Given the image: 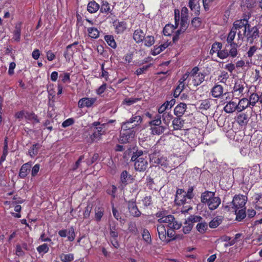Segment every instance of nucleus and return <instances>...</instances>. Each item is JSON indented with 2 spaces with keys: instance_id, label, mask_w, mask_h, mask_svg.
Masks as SVG:
<instances>
[{
  "instance_id": "1",
  "label": "nucleus",
  "mask_w": 262,
  "mask_h": 262,
  "mask_svg": "<svg viewBox=\"0 0 262 262\" xmlns=\"http://www.w3.org/2000/svg\"><path fill=\"white\" fill-rule=\"evenodd\" d=\"M148 158L146 154H143L141 150L134 152L131 161L134 162L135 169L139 171H144L148 167Z\"/></svg>"
},
{
  "instance_id": "2",
  "label": "nucleus",
  "mask_w": 262,
  "mask_h": 262,
  "mask_svg": "<svg viewBox=\"0 0 262 262\" xmlns=\"http://www.w3.org/2000/svg\"><path fill=\"white\" fill-rule=\"evenodd\" d=\"M250 25L247 19L237 20L234 22L232 28L237 32V40H243Z\"/></svg>"
},
{
  "instance_id": "3",
  "label": "nucleus",
  "mask_w": 262,
  "mask_h": 262,
  "mask_svg": "<svg viewBox=\"0 0 262 262\" xmlns=\"http://www.w3.org/2000/svg\"><path fill=\"white\" fill-rule=\"evenodd\" d=\"M159 223L163 224L165 223L167 224V226L170 229L178 230L180 229L182 226V224L178 222L175 218L172 215H167L163 220L160 221Z\"/></svg>"
},
{
  "instance_id": "4",
  "label": "nucleus",
  "mask_w": 262,
  "mask_h": 262,
  "mask_svg": "<svg viewBox=\"0 0 262 262\" xmlns=\"http://www.w3.org/2000/svg\"><path fill=\"white\" fill-rule=\"evenodd\" d=\"M247 201V198L244 195H235L232 200L233 209L238 210L239 208L245 207V204Z\"/></svg>"
},
{
  "instance_id": "5",
  "label": "nucleus",
  "mask_w": 262,
  "mask_h": 262,
  "mask_svg": "<svg viewBox=\"0 0 262 262\" xmlns=\"http://www.w3.org/2000/svg\"><path fill=\"white\" fill-rule=\"evenodd\" d=\"M105 126V124H102L100 126L95 127V130L90 136L92 142H97L101 139V136L106 134L107 129Z\"/></svg>"
},
{
  "instance_id": "6",
  "label": "nucleus",
  "mask_w": 262,
  "mask_h": 262,
  "mask_svg": "<svg viewBox=\"0 0 262 262\" xmlns=\"http://www.w3.org/2000/svg\"><path fill=\"white\" fill-rule=\"evenodd\" d=\"M135 135V132L134 130L125 131L121 130L119 141L122 144L129 143L133 140Z\"/></svg>"
},
{
  "instance_id": "7",
  "label": "nucleus",
  "mask_w": 262,
  "mask_h": 262,
  "mask_svg": "<svg viewBox=\"0 0 262 262\" xmlns=\"http://www.w3.org/2000/svg\"><path fill=\"white\" fill-rule=\"evenodd\" d=\"M246 89L245 83L241 81H237L233 87L232 93L236 98L241 97Z\"/></svg>"
},
{
  "instance_id": "8",
  "label": "nucleus",
  "mask_w": 262,
  "mask_h": 262,
  "mask_svg": "<svg viewBox=\"0 0 262 262\" xmlns=\"http://www.w3.org/2000/svg\"><path fill=\"white\" fill-rule=\"evenodd\" d=\"M185 191L182 189H178L176 192L174 202L178 205L185 204L187 202V198Z\"/></svg>"
},
{
  "instance_id": "9",
  "label": "nucleus",
  "mask_w": 262,
  "mask_h": 262,
  "mask_svg": "<svg viewBox=\"0 0 262 262\" xmlns=\"http://www.w3.org/2000/svg\"><path fill=\"white\" fill-rule=\"evenodd\" d=\"M96 100V98H82L78 101V106L79 108L90 107L95 103Z\"/></svg>"
},
{
  "instance_id": "10",
  "label": "nucleus",
  "mask_w": 262,
  "mask_h": 262,
  "mask_svg": "<svg viewBox=\"0 0 262 262\" xmlns=\"http://www.w3.org/2000/svg\"><path fill=\"white\" fill-rule=\"evenodd\" d=\"M158 234L159 238L162 241L169 242L170 240L166 238V232L165 227L161 223H158L155 225Z\"/></svg>"
},
{
  "instance_id": "11",
  "label": "nucleus",
  "mask_w": 262,
  "mask_h": 262,
  "mask_svg": "<svg viewBox=\"0 0 262 262\" xmlns=\"http://www.w3.org/2000/svg\"><path fill=\"white\" fill-rule=\"evenodd\" d=\"M259 36L258 29L256 27H253L251 28L249 27V30L245 35L244 36L246 37L248 41L252 42L253 39L256 38Z\"/></svg>"
},
{
  "instance_id": "12",
  "label": "nucleus",
  "mask_w": 262,
  "mask_h": 262,
  "mask_svg": "<svg viewBox=\"0 0 262 262\" xmlns=\"http://www.w3.org/2000/svg\"><path fill=\"white\" fill-rule=\"evenodd\" d=\"M128 208L130 213L135 217H139L141 215V213L139 210L136 202L133 201H130L128 203Z\"/></svg>"
},
{
  "instance_id": "13",
  "label": "nucleus",
  "mask_w": 262,
  "mask_h": 262,
  "mask_svg": "<svg viewBox=\"0 0 262 262\" xmlns=\"http://www.w3.org/2000/svg\"><path fill=\"white\" fill-rule=\"evenodd\" d=\"M188 6L194 14L198 15L200 13V6L199 0H189Z\"/></svg>"
},
{
  "instance_id": "14",
  "label": "nucleus",
  "mask_w": 262,
  "mask_h": 262,
  "mask_svg": "<svg viewBox=\"0 0 262 262\" xmlns=\"http://www.w3.org/2000/svg\"><path fill=\"white\" fill-rule=\"evenodd\" d=\"M235 120L239 125L246 126L249 121V117L246 114L243 113L236 117Z\"/></svg>"
},
{
  "instance_id": "15",
  "label": "nucleus",
  "mask_w": 262,
  "mask_h": 262,
  "mask_svg": "<svg viewBox=\"0 0 262 262\" xmlns=\"http://www.w3.org/2000/svg\"><path fill=\"white\" fill-rule=\"evenodd\" d=\"M113 26L115 28V31L117 33H122L126 29V24L124 21H115L113 23Z\"/></svg>"
},
{
  "instance_id": "16",
  "label": "nucleus",
  "mask_w": 262,
  "mask_h": 262,
  "mask_svg": "<svg viewBox=\"0 0 262 262\" xmlns=\"http://www.w3.org/2000/svg\"><path fill=\"white\" fill-rule=\"evenodd\" d=\"M145 34L140 29H137L133 34V38L137 43L142 42L145 37Z\"/></svg>"
},
{
  "instance_id": "17",
  "label": "nucleus",
  "mask_w": 262,
  "mask_h": 262,
  "mask_svg": "<svg viewBox=\"0 0 262 262\" xmlns=\"http://www.w3.org/2000/svg\"><path fill=\"white\" fill-rule=\"evenodd\" d=\"M133 178L127 171H123L120 175V181L122 184L126 185L128 183L132 182Z\"/></svg>"
},
{
  "instance_id": "18",
  "label": "nucleus",
  "mask_w": 262,
  "mask_h": 262,
  "mask_svg": "<svg viewBox=\"0 0 262 262\" xmlns=\"http://www.w3.org/2000/svg\"><path fill=\"white\" fill-rule=\"evenodd\" d=\"M210 200L209 203L207 205L210 210H213L216 209L220 204H221V201L219 197L215 196L214 195Z\"/></svg>"
},
{
  "instance_id": "19",
  "label": "nucleus",
  "mask_w": 262,
  "mask_h": 262,
  "mask_svg": "<svg viewBox=\"0 0 262 262\" xmlns=\"http://www.w3.org/2000/svg\"><path fill=\"white\" fill-rule=\"evenodd\" d=\"M224 110L227 113H232L236 110L238 112L237 104L233 101H230L224 106Z\"/></svg>"
},
{
  "instance_id": "20",
  "label": "nucleus",
  "mask_w": 262,
  "mask_h": 262,
  "mask_svg": "<svg viewBox=\"0 0 262 262\" xmlns=\"http://www.w3.org/2000/svg\"><path fill=\"white\" fill-rule=\"evenodd\" d=\"M215 195V193L213 192L206 191L203 192L201 195V201L202 203H205L207 205L209 203L210 200L211 198Z\"/></svg>"
},
{
  "instance_id": "21",
  "label": "nucleus",
  "mask_w": 262,
  "mask_h": 262,
  "mask_svg": "<svg viewBox=\"0 0 262 262\" xmlns=\"http://www.w3.org/2000/svg\"><path fill=\"white\" fill-rule=\"evenodd\" d=\"M215 195V193L213 192L206 191L203 192L201 195V201L202 203H205L207 205L209 203L210 200L211 198Z\"/></svg>"
},
{
  "instance_id": "22",
  "label": "nucleus",
  "mask_w": 262,
  "mask_h": 262,
  "mask_svg": "<svg viewBox=\"0 0 262 262\" xmlns=\"http://www.w3.org/2000/svg\"><path fill=\"white\" fill-rule=\"evenodd\" d=\"M151 160L155 163L161 165L164 167H167L168 165V161L166 158L163 157H155V155H152L151 158Z\"/></svg>"
},
{
  "instance_id": "23",
  "label": "nucleus",
  "mask_w": 262,
  "mask_h": 262,
  "mask_svg": "<svg viewBox=\"0 0 262 262\" xmlns=\"http://www.w3.org/2000/svg\"><path fill=\"white\" fill-rule=\"evenodd\" d=\"M77 48H74L71 47V46L68 45L67 47L66 50L64 53V57H65L66 60L67 61H69L71 58L73 57L74 53L77 52Z\"/></svg>"
},
{
  "instance_id": "24",
  "label": "nucleus",
  "mask_w": 262,
  "mask_h": 262,
  "mask_svg": "<svg viewBox=\"0 0 262 262\" xmlns=\"http://www.w3.org/2000/svg\"><path fill=\"white\" fill-rule=\"evenodd\" d=\"M211 92L213 97H220L223 94V88L221 85H215L212 88Z\"/></svg>"
},
{
  "instance_id": "25",
  "label": "nucleus",
  "mask_w": 262,
  "mask_h": 262,
  "mask_svg": "<svg viewBox=\"0 0 262 262\" xmlns=\"http://www.w3.org/2000/svg\"><path fill=\"white\" fill-rule=\"evenodd\" d=\"M238 112H241L245 110L246 108L251 106L249 103L248 99L246 98H243L240 99L237 103Z\"/></svg>"
},
{
  "instance_id": "26",
  "label": "nucleus",
  "mask_w": 262,
  "mask_h": 262,
  "mask_svg": "<svg viewBox=\"0 0 262 262\" xmlns=\"http://www.w3.org/2000/svg\"><path fill=\"white\" fill-rule=\"evenodd\" d=\"M165 125H158L150 127L151 134L153 135H160L163 134L167 129Z\"/></svg>"
},
{
  "instance_id": "27",
  "label": "nucleus",
  "mask_w": 262,
  "mask_h": 262,
  "mask_svg": "<svg viewBox=\"0 0 262 262\" xmlns=\"http://www.w3.org/2000/svg\"><path fill=\"white\" fill-rule=\"evenodd\" d=\"M187 105L184 103H180L174 108V114L177 116H182L186 111Z\"/></svg>"
},
{
  "instance_id": "28",
  "label": "nucleus",
  "mask_w": 262,
  "mask_h": 262,
  "mask_svg": "<svg viewBox=\"0 0 262 262\" xmlns=\"http://www.w3.org/2000/svg\"><path fill=\"white\" fill-rule=\"evenodd\" d=\"M31 165L29 163L23 164L19 170V177L21 178H25L30 170Z\"/></svg>"
},
{
  "instance_id": "29",
  "label": "nucleus",
  "mask_w": 262,
  "mask_h": 262,
  "mask_svg": "<svg viewBox=\"0 0 262 262\" xmlns=\"http://www.w3.org/2000/svg\"><path fill=\"white\" fill-rule=\"evenodd\" d=\"M99 8V5L94 1L90 2L88 4L87 10L91 13L96 12Z\"/></svg>"
},
{
  "instance_id": "30",
  "label": "nucleus",
  "mask_w": 262,
  "mask_h": 262,
  "mask_svg": "<svg viewBox=\"0 0 262 262\" xmlns=\"http://www.w3.org/2000/svg\"><path fill=\"white\" fill-rule=\"evenodd\" d=\"M41 145L38 143L33 144L28 150V155L31 157L33 158L36 156L38 151L41 148Z\"/></svg>"
},
{
  "instance_id": "31",
  "label": "nucleus",
  "mask_w": 262,
  "mask_h": 262,
  "mask_svg": "<svg viewBox=\"0 0 262 262\" xmlns=\"http://www.w3.org/2000/svg\"><path fill=\"white\" fill-rule=\"evenodd\" d=\"M212 101L213 100L210 99L202 100L200 102L199 109L203 111H206L209 109Z\"/></svg>"
},
{
  "instance_id": "32",
  "label": "nucleus",
  "mask_w": 262,
  "mask_h": 262,
  "mask_svg": "<svg viewBox=\"0 0 262 262\" xmlns=\"http://www.w3.org/2000/svg\"><path fill=\"white\" fill-rule=\"evenodd\" d=\"M223 217L222 216H217L214 217L209 223V226L211 228H215L222 222Z\"/></svg>"
},
{
  "instance_id": "33",
  "label": "nucleus",
  "mask_w": 262,
  "mask_h": 262,
  "mask_svg": "<svg viewBox=\"0 0 262 262\" xmlns=\"http://www.w3.org/2000/svg\"><path fill=\"white\" fill-rule=\"evenodd\" d=\"M204 74L202 73H199L198 75L192 77V83L194 86H198L204 81Z\"/></svg>"
},
{
  "instance_id": "34",
  "label": "nucleus",
  "mask_w": 262,
  "mask_h": 262,
  "mask_svg": "<svg viewBox=\"0 0 262 262\" xmlns=\"http://www.w3.org/2000/svg\"><path fill=\"white\" fill-rule=\"evenodd\" d=\"M89 37L92 38H97L99 37L100 32L96 27H89L87 28Z\"/></svg>"
},
{
  "instance_id": "35",
  "label": "nucleus",
  "mask_w": 262,
  "mask_h": 262,
  "mask_svg": "<svg viewBox=\"0 0 262 262\" xmlns=\"http://www.w3.org/2000/svg\"><path fill=\"white\" fill-rule=\"evenodd\" d=\"M169 44L167 42L160 45L158 47L155 46L154 49L151 51V54L152 55H157L160 54L164 50L168 47Z\"/></svg>"
},
{
  "instance_id": "36",
  "label": "nucleus",
  "mask_w": 262,
  "mask_h": 262,
  "mask_svg": "<svg viewBox=\"0 0 262 262\" xmlns=\"http://www.w3.org/2000/svg\"><path fill=\"white\" fill-rule=\"evenodd\" d=\"M161 119H162L163 122L166 126H168L171 120L172 119V115L170 112L164 113L163 114L161 115Z\"/></svg>"
},
{
  "instance_id": "37",
  "label": "nucleus",
  "mask_w": 262,
  "mask_h": 262,
  "mask_svg": "<svg viewBox=\"0 0 262 262\" xmlns=\"http://www.w3.org/2000/svg\"><path fill=\"white\" fill-rule=\"evenodd\" d=\"M138 124H132L128 120L122 123L121 129L125 131L134 130L133 129Z\"/></svg>"
},
{
  "instance_id": "38",
  "label": "nucleus",
  "mask_w": 262,
  "mask_h": 262,
  "mask_svg": "<svg viewBox=\"0 0 262 262\" xmlns=\"http://www.w3.org/2000/svg\"><path fill=\"white\" fill-rule=\"evenodd\" d=\"M21 33V25L20 24H16L15 30L13 32V39L16 41H19L20 39Z\"/></svg>"
},
{
  "instance_id": "39",
  "label": "nucleus",
  "mask_w": 262,
  "mask_h": 262,
  "mask_svg": "<svg viewBox=\"0 0 262 262\" xmlns=\"http://www.w3.org/2000/svg\"><path fill=\"white\" fill-rule=\"evenodd\" d=\"M245 209L246 207L244 208H239V209L238 210H233V211L235 212V214L236 215L237 220L240 221L245 217V216H246Z\"/></svg>"
},
{
  "instance_id": "40",
  "label": "nucleus",
  "mask_w": 262,
  "mask_h": 262,
  "mask_svg": "<svg viewBox=\"0 0 262 262\" xmlns=\"http://www.w3.org/2000/svg\"><path fill=\"white\" fill-rule=\"evenodd\" d=\"M230 49L229 51L228 52L229 55L231 57H235L237 54H238V51H237V47L238 45L237 43H232L230 45Z\"/></svg>"
},
{
  "instance_id": "41",
  "label": "nucleus",
  "mask_w": 262,
  "mask_h": 262,
  "mask_svg": "<svg viewBox=\"0 0 262 262\" xmlns=\"http://www.w3.org/2000/svg\"><path fill=\"white\" fill-rule=\"evenodd\" d=\"M100 9L102 13H109L111 11L110 4L106 1L102 2Z\"/></svg>"
},
{
  "instance_id": "42",
  "label": "nucleus",
  "mask_w": 262,
  "mask_h": 262,
  "mask_svg": "<svg viewBox=\"0 0 262 262\" xmlns=\"http://www.w3.org/2000/svg\"><path fill=\"white\" fill-rule=\"evenodd\" d=\"M104 39L107 45L112 48L115 49L117 47L116 41L112 35H105L104 36Z\"/></svg>"
},
{
  "instance_id": "43",
  "label": "nucleus",
  "mask_w": 262,
  "mask_h": 262,
  "mask_svg": "<svg viewBox=\"0 0 262 262\" xmlns=\"http://www.w3.org/2000/svg\"><path fill=\"white\" fill-rule=\"evenodd\" d=\"M196 228L200 233H204L208 228V224L207 223L201 221L196 225Z\"/></svg>"
},
{
  "instance_id": "44",
  "label": "nucleus",
  "mask_w": 262,
  "mask_h": 262,
  "mask_svg": "<svg viewBox=\"0 0 262 262\" xmlns=\"http://www.w3.org/2000/svg\"><path fill=\"white\" fill-rule=\"evenodd\" d=\"M222 48V43L219 42H216L212 45L211 49L210 51V54H213L214 53H216L217 54L218 52L221 50Z\"/></svg>"
},
{
  "instance_id": "45",
  "label": "nucleus",
  "mask_w": 262,
  "mask_h": 262,
  "mask_svg": "<svg viewBox=\"0 0 262 262\" xmlns=\"http://www.w3.org/2000/svg\"><path fill=\"white\" fill-rule=\"evenodd\" d=\"M183 121L179 118H174L172 121V126L175 130L181 129L183 126Z\"/></svg>"
},
{
  "instance_id": "46",
  "label": "nucleus",
  "mask_w": 262,
  "mask_h": 262,
  "mask_svg": "<svg viewBox=\"0 0 262 262\" xmlns=\"http://www.w3.org/2000/svg\"><path fill=\"white\" fill-rule=\"evenodd\" d=\"M259 99V96L256 93H252L250 95L248 101L251 107H253L255 105L256 102L258 101Z\"/></svg>"
},
{
  "instance_id": "47",
  "label": "nucleus",
  "mask_w": 262,
  "mask_h": 262,
  "mask_svg": "<svg viewBox=\"0 0 262 262\" xmlns=\"http://www.w3.org/2000/svg\"><path fill=\"white\" fill-rule=\"evenodd\" d=\"M255 203V208L262 209V195L260 194H255L254 196Z\"/></svg>"
},
{
  "instance_id": "48",
  "label": "nucleus",
  "mask_w": 262,
  "mask_h": 262,
  "mask_svg": "<svg viewBox=\"0 0 262 262\" xmlns=\"http://www.w3.org/2000/svg\"><path fill=\"white\" fill-rule=\"evenodd\" d=\"M59 257L62 262H71L74 260V255L71 253L68 254H61Z\"/></svg>"
},
{
  "instance_id": "49",
  "label": "nucleus",
  "mask_w": 262,
  "mask_h": 262,
  "mask_svg": "<svg viewBox=\"0 0 262 262\" xmlns=\"http://www.w3.org/2000/svg\"><path fill=\"white\" fill-rule=\"evenodd\" d=\"M202 220V218L200 216L198 215H191L189 217H188L186 220L185 221V223L187 224L191 223L192 224L193 223H196L198 222L200 223Z\"/></svg>"
},
{
  "instance_id": "50",
  "label": "nucleus",
  "mask_w": 262,
  "mask_h": 262,
  "mask_svg": "<svg viewBox=\"0 0 262 262\" xmlns=\"http://www.w3.org/2000/svg\"><path fill=\"white\" fill-rule=\"evenodd\" d=\"M161 116V115H157L155 119L149 122L150 127L152 126H157L158 125H162Z\"/></svg>"
},
{
  "instance_id": "51",
  "label": "nucleus",
  "mask_w": 262,
  "mask_h": 262,
  "mask_svg": "<svg viewBox=\"0 0 262 262\" xmlns=\"http://www.w3.org/2000/svg\"><path fill=\"white\" fill-rule=\"evenodd\" d=\"M236 33L237 32L232 28L227 38V41L228 43H230V45L232 43H234L233 40L235 38Z\"/></svg>"
},
{
  "instance_id": "52",
  "label": "nucleus",
  "mask_w": 262,
  "mask_h": 262,
  "mask_svg": "<svg viewBox=\"0 0 262 262\" xmlns=\"http://www.w3.org/2000/svg\"><path fill=\"white\" fill-rule=\"evenodd\" d=\"M144 45L146 47H151L155 43V39L152 36L148 35L144 37Z\"/></svg>"
},
{
  "instance_id": "53",
  "label": "nucleus",
  "mask_w": 262,
  "mask_h": 262,
  "mask_svg": "<svg viewBox=\"0 0 262 262\" xmlns=\"http://www.w3.org/2000/svg\"><path fill=\"white\" fill-rule=\"evenodd\" d=\"M187 26V23L185 21L184 18H182L181 20L180 29L177 31V34L179 35L181 32H184L186 30Z\"/></svg>"
},
{
  "instance_id": "54",
  "label": "nucleus",
  "mask_w": 262,
  "mask_h": 262,
  "mask_svg": "<svg viewBox=\"0 0 262 262\" xmlns=\"http://www.w3.org/2000/svg\"><path fill=\"white\" fill-rule=\"evenodd\" d=\"M142 237L144 241L147 244H150L151 238L149 231L147 229H144L142 232Z\"/></svg>"
},
{
  "instance_id": "55",
  "label": "nucleus",
  "mask_w": 262,
  "mask_h": 262,
  "mask_svg": "<svg viewBox=\"0 0 262 262\" xmlns=\"http://www.w3.org/2000/svg\"><path fill=\"white\" fill-rule=\"evenodd\" d=\"M174 30L173 26L170 25H166L163 29V32L164 35L169 36Z\"/></svg>"
},
{
  "instance_id": "56",
  "label": "nucleus",
  "mask_w": 262,
  "mask_h": 262,
  "mask_svg": "<svg viewBox=\"0 0 262 262\" xmlns=\"http://www.w3.org/2000/svg\"><path fill=\"white\" fill-rule=\"evenodd\" d=\"M129 120L132 124H138V125L142 121V118L139 115H133Z\"/></svg>"
},
{
  "instance_id": "57",
  "label": "nucleus",
  "mask_w": 262,
  "mask_h": 262,
  "mask_svg": "<svg viewBox=\"0 0 262 262\" xmlns=\"http://www.w3.org/2000/svg\"><path fill=\"white\" fill-rule=\"evenodd\" d=\"M195 134L191 133L189 134L188 138L191 141V143L194 145H197L200 144L201 141L199 138L195 137Z\"/></svg>"
},
{
  "instance_id": "58",
  "label": "nucleus",
  "mask_w": 262,
  "mask_h": 262,
  "mask_svg": "<svg viewBox=\"0 0 262 262\" xmlns=\"http://www.w3.org/2000/svg\"><path fill=\"white\" fill-rule=\"evenodd\" d=\"M140 99L136 98H126L123 100V104L129 106L136 103Z\"/></svg>"
},
{
  "instance_id": "59",
  "label": "nucleus",
  "mask_w": 262,
  "mask_h": 262,
  "mask_svg": "<svg viewBox=\"0 0 262 262\" xmlns=\"http://www.w3.org/2000/svg\"><path fill=\"white\" fill-rule=\"evenodd\" d=\"M217 57L222 59H226L229 56V54L228 51L226 49L221 50L217 54Z\"/></svg>"
},
{
  "instance_id": "60",
  "label": "nucleus",
  "mask_w": 262,
  "mask_h": 262,
  "mask_svg": "<svg viewBox=\"0 0 262 262\" xmlns=\"http://www.w3.org/2000/svg\"><path fill=\"white\" fill-rule=\"evenodd\" d=\"M229 78V75H228V74L224 71V72H222L221 74V75L218 77V80L219 81V82H221V83H226L227 80Z\"/></svg>"
},
{
  "instance_id": "61",
  "label": "nucleus",
  "mask_w": 262,
  "mask_h": 262,
  "mask_svg": "<svg viewBox=\"0 0 262 262\" xmlns=\"http://www.w3.org/2000/svg\"><path fill=\"white\" fill-rule=\"evenodd\" d=\"M49 250V248L47 244H43L37 248V250L39 253H46Z\"/></svg>"
},
{
  "instance_id": "62",
  "label": "nucleus",
  "mask_w": 262,
  "mask_h": 262,
  "mask_svg": "<svg viewBox=\"0 0 262 262\" xmlns=\"http://www.w3.org/2000/svg\"><path fill=\"white\" fill-rule=\"evenodd\" d=\"M167 215V213L165 211H160L157 212L156 214V216L158 218V223H159L160 222V221L163 220Z\"/></svg>"
},
{
  "instance_id": "63",
  "label": "nucleus",
  "mask_w": 262,
  "mask_h": 262,
  "mask_svg": "<svg viewBox=\"0 0 262 262\" xmlns=\"http://www.w3.org/2000/svg\"><path fill=\"white\" fill-rule=\"evenodd\" d=\"M193 227V224L191 223H188L186 224L185 223V226L183 228V232L184 234H188L191 230H192Z\"/></svg>"
},
{
  "instance_id": "64",
  "label": "nucleus",
  "mask_w": 262,
  "mask_h": 262,
  "mask_svg": "<svg viewBox=\"0 0 262 262\" xmlns=\"http://www.w3.org/2000/svg\"><path fill=\"white\" fill-rule=\"evenodd\" d=\"M68 234L69 235L68 236L69 241H73L74 239L75 236L74 229L73 227H71L69 229Z\"/></svg>"
}]
</instances>
